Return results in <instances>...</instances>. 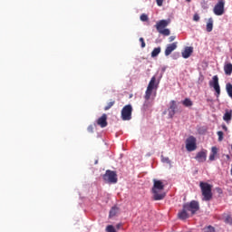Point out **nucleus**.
I'll list each match as a JSON object with an SVG mask.
<instances>
[{"label":"nucleus","instance_id":"28","mask_svg":"<svg viewBox=\"0 0 232 232\" xmlns=\"http://www.w3.org/2000/svg\"><path fill=\"white\" fill-rule=\"evenodd\" d=\"M115 104V101L110 102L107 106L104 107V111H108V110H110V108H111L113 105Z\"/></svg>","mask_w":232,"mask_h":232},{"label":"nucleus","instance_id":"22","mask_svg":"<svg viewBox=\"0 0 232 232\" xmlns=\"http://www.w3.org/2000/svg\"><path fill=\"white\" fill-rule=\"evenodd\" d=\"M226 90H227V93L228 97H230V99H232V84L230 82H227L226 84Z\"/></svg>","mask_w":232,"mask_h":232},{"label":"nucleus","instance_id":"26","mask_svg":"<svg viewBox=\"0 0 232 232\" xmlns=\"http://www.w3.org/2000/svg\"><path fill=\"white\" fill-rule=\"evenodd\" d=\"M159 34L168 36L171 34V32L169 31V29H161V31H159Z\"/></svg>","mask_w":232,"mask_h":232},{"label":"nucleus","instance_id":"38","mask_svg":"<svg viewBox=\"0 0 232 232\" xmlns=\"http://www.w3.org/2000/svg\"><path fill=\"white\" fill-rule=\"evenodd\" d=\"M175 39H176L175 36H170V37H169V42L173 43V41H175Z\"/></svg>","mask_w":232,"mask_h":232},{"label":"nucleus","instance_id":"32","mask_svg":"<svg viewBox=\"0 0 232 232\" xmlns=\"http://www.w3.org/2000/svg\"><path fill=\"white\" fill-rule=\"evenodd\" d=\"M193 21L198 22L200 21V16L198 15V14H195L193 16Z\"/></svg>","mask_w":232,"mask_h":232},{"label":"nucleus","instance_id":"33","mask_svg":"<svg viewBox=\"0 0 232 232\" xmlns=\"http://www.w3.org/2000/svg\"><path fill=\"white\" fill-rule=\"evenodd\" d=\"M140 43H141V48H146V43L144 42V38H140Z\"/></svg>","mask_w":232,"mask_h":232},{"label":"nucleus","instance_id":"19","mask_svg":"<svg viewBox=\"0 0 232 232\" xmlns=\"http://www.w3.org/2000/svg\"><path fill=\"white\" fill-rule=\"evenodd\" d=\"M224 72H225L226 75H231V73H232V63L225 64Z\"/></svg>","mask_w":232,"mask_h":232},{"label":"nucleus","instance_id":"2","mask_svg":"<svg viewBox=\"0 0 232 232\" xmlns=\"http://www.w3.org/2000/svg\"><path fill=\"white\" fill-rule=\"evenodd\" d=\"M158 88H159V82H157V77L152 76L148 84L147 90L145 92V96H144L145 103L143 105L144 108H148V101L151 99V94L153 93V90L157 92Z\"/></svg>","mask_w":232,"mask_h":232},{"label":"nucleus","instance_id":"24","mask_svg":"<svg viewBox=\"0 0 232 232\" xmlns=\"http://www.w3.org/2000/svg\"><path fill=\"white\" fill-rule=\"evenodd\" d=\"M224 222L225 224H227L228 226H232V217L231 215H227L224 217Z\"/></svg>","mask_w":232,"mask_h":232},{"label":"nucleus","instance_id":"27","mask_svg":"<svg viewBox=\"0 0 232 232\" xmlns=\"http://www.w3.org/2000/svg\"><path fill=\"white\" fill-rule=\"evenodd\" d=\"M218 141L222 142V140H224V132L222 130L218 131Z\"/></svg>","mask_w":232,"mask_h":232},{"label":"nucleus","instance_id":"37","mask_svg":"<svg viewBox=\"0 0 232 232\" xmlns=\"http://www.w3.org/2000/svg\"><path fill=\"white\" fill-rule=\"evenodd\" d=\"M87 130H88L89 133H93V126L92 125H90Z\"/></svg>","mask_w":232,"mask_h":232},{"label":"nucleus","instance_id":"13","mask_svg":"<svg viewBox=\"0 0 232 232\" xmlns=\"http://www.w3.org/2000/svg\"><path fill=\"white\" fill-rule=\"evenodd\" d=\"M177 44H178V43L174 42V43L167 45V47L165 49L166 57H168L169 55H171V53L175 52V50H177Z\"/></svg>","mask_w":232,"mask_h":232},{"label":"nucleus","instance_id":"17","mask_svg":"<svg viewBox=\"0 0 232 232\" xmlns=\"http://www.w3.org/2000/svg\"><path fill=\"white\" fill-rule=\"evenodd\" d=\"M119 211H120L119 207H115V206L112 207L110 210L109 218H113V217H117V215H119Z\"/></svg>","mask_w":232,"mask_h":232},{"label":"nucleus","instance_id":"14","mask_svg":"<svg viewBox=\"0 0 232 232\" xmlns=\"http://www.w3.org/2000/svg\"><path fill=\"white\" fill-rule=\"evenodd\" d=\"M195 159L198 160V162H206V159H208V151L202 150L198 152Z\"/></svg>","mask_w":232,"mask_h":232},{"label":"nucleus","instance_id":"34","mask_svg":"<svg viewBox=\"0 0 232 232\" xmlns=\"http://www.w3.org/2000/svg\"><path fill=\"white\" fill-rule=\"evenodd\" d=\"M162 162H166L167 164H171V161L169 160V158H162Z\"/></svg>","mask_w":232,"mask_h":232},{"label":"nucleus","instance_id":"25","mask_svg":"<svg viewBox=\"0 0 232 232\" xmlns=\"http://www.w3.org/2000/svg\"><path fill=\"white\" fill-rule=\"evenodd\" d=\"M160 47L154 48L153 51L151 52V57H157L159 53H160Z\"/></svg>","mask_w":232,"mask_h":232},{"label":"nucleus","instance_id":"1","mask_svg":"<svg viewBox=\"0 0 232 232\" xmlns=\"http://www.w3.org/2000/svg\"><path fill=\"white\" fill-rule=\"evenodd\" d=\"M164 190V183L159 179H153L152 193L154 200H164L166 193L161 192Z\"/></svg>","mask_w":232,"mask_h":232},{"label":"nucleus","instance_id":"7","mask_svg":"<svg viewBox=\"0 0 232 232\" xmlns=\"http://www.w3.org/2000/svg\"><path fill=\"white\" fill-rule=\"evenodd\" d=\"M224 6H226V0H218L213 8L215 15H224Z\"/></svg>","mask_w":232,"mask_h":232},{"label":"nucleus","instance_id":"35","mask_svg":"<svg viewBox=\"0 0 232 232\" xmlns=\"http://www.w3.org/2000/svg\"><path fill=\"white\" fill-rule=\"evenodd\" d=\"M158 6H162L164 0H156Z\"/></svg>","mask_w":232,"mask_h":232},{"label":"nucleus","instance_id":"42","mask_svg":"<svg viewBox=\"0 0 232 232\" xmlns=\"http://www.w3.org/2000/svg\"><path fill=\"white\" fill-rule=\"evenodd\" d=\"M230 174H231V176H232V164H231V170H230Z\"/></svg>","mask_w":232,"mask_h":232},{"label":"nucleus","instance_id":"20","mask_svg":"<svg viewBox=\"0 0 232 232\" xmlns=\"http://www.w3.org/2000/svg\"><path fill=\"white\" fill-rule=\"evenodd\" d=\"M231 119H232V111H226L223 116V121H226V122H229Z\"/></svg>","mask_w":232,"mask_h":232},{"label":"nucleus","instance_id":"3","mask_svg":"<svg viewBox=\"0 0 232 232\" xmlns=\"http://www.w3.org/2000/svg\"><path fill=\"white\" fill-rule=\"evenodd\" d=\"M199 188L201 189V193H202V200L205 202H209V200H211L213 198V185L208 183V182H204L201 181L199 183Z\"/></svg>","mask_w":232,"mask_h":232},{"label":"nucleus","instance_id":"10","mask_svg":"<svg viewBox=\"0 0 232 232\" xmlns=\"http://www.w3.org/2000/svg\"><path fill=\"white\" fill-rule=\"evenodd\" d=\"M168 112L169 119H173V117H175V114L177 113V102L173 100L170 102Z\"/></svg>","mask_w":232,"mask_h":232},{"label":"nucleus","instance_id":"36","mask_svg":"<svg viewBox=\"0 0 232 232\" xmlns=\"http://www.w3.org/2000/svg\"><path fill=\"white\" fill-rule=\"evenodd\" d=\"M216 191L217 193H218V195H222V193H224V191L220 188H216Z\"/></svg>","mask_w":232,"mask_h":232},{"label":"nucleus","instance_id":"43","mask_svg":"<svg viewBox=\"0 0 232 232\" xmlns=\"http://www.w3.org/2000/svg\"><path fill=\"white\" fill-rule=\"evenodd\" d=\"M187 1V3H191V0H186Z\"/></svg>","mask_w":232,"mask_h":232},{"label":"nucleus","instance_id":"39","mask_svg":"<svg viewBox=\"0 0 232 232\" xmlns=\"http://www.w3.org/2000/svg\"><path fill=\"white\" fill-rule=\"evenodd\" d=\"M222 129H223L225 131H227V126H226L225 124L222 125Z\"/></svg>","mask_w":232,"mask_h":232},{"label":"nucleus","instance_id":"21","mask_svg":"<svg viewBox=\"0 0 232 232\" xmlns=\"http://www.w3.org/2000/svg\"><path fill=\"white\" fill-rule=\"evenodd\" d=\"M183 106H185L186 108H191V106H193V102L191 101V99L189 98H186L183 102H182Z\"/></svg>","mask_w":232,"mask_h":232},{"label":"nucleus","instance_id":"9","mask_svg":"<svg viewBox=\"0 0 232 232\" xmlns=\"http://www.w3.org/2000/svg\"><path fill=\"white\" fill-rule=\"evenodd\" d=\"M209 84L214 88L217 93V97H220V84H218V76L214 75L212 78V82H210Z\"/></svg>","mask_w":232,"mask_h":232},{"label":"nucleus","instance_id":"23","mask_svg":"<svg viewBox=\"0 0 232 232\" xmlns=\"http://www.w3.org/2000/svg\"><path fill=\"white\" fill-rule=\"evenodd\" d=\"M207 32H213V18H209L207 24Z\"/></svg>","mask_w":232,"mask_h":232},{"label":"nucleus","instance_id":"12","mask_svg":"<svg viewBox=\"0 0 232 232\" xmlns=\"http://www.w3.org/2000/svg\"><path fill=\"white\" fill-rule=\"evenodd\" d=\"M97 124L101 128H106V126H108V115H106V113L102 114V117L97 120Z\"/></svg>","mask_w":232,"mask_h":232},{"label":"nucleus","instance_id":"30","mask_svg":"<svg viewBox=\"0 0 232 232\" xmlns=\"http://www.w3.org/2000/svg\"><path fill=\"white\" fill-rule=\"evenodd\" d=\"M204 232H215V227L208 226L203 229Z\"/></svg>","mask_w":232,"mask_h":232},{"label":"nucleus","instance_id":"15","mask_svg":"<svg viewBox=\"0 0 232 232\" xmlns=\"http://www.w3.org/2000/svg\"><path fill=\"white\" fill-rule=\"evenodd\" d=\"M188 210L185 209V207L183 205L182 210L178 213V218H179V220H186L189 218V214L188 213Z\"/></svg>","mask_w":232,"mask_h":232},{"label":"nucleus","instance_id":"31","mask_svg":"<svg viewBox=\"0 0 232 232\" xmlns=\"http://www.w3.org/2000/svg\"><path fill=\"white\" fill-rule=\"evenodd\" d=\"M140 21H143V22L148 21V19H149V18H148V14H142L140 15Z\"/></svg>","mask_w":232,"mask_h":232},{"label":"nucleus","instance_id":"8","mask_svg":"<svg viewBox=\"0 0 232 232\" xmlns=\"http://www.w3.org/2000/svg\"><path fill=\"white\" fill-rule=\"evenodd\" d=\"M186 149L187 151H195L197 150V139L195 137L190 136L187 139Z\"/></svg>","mask_w":232,"mask_h":232},{"label":"nucleus","instance_id":"11","mask_svg":"<svg viewBox=\"0 0 232 232\" xmlns=\"http://www.w3.org/2000/svg\"><path fill=\"white\" fill-rule=\"evenodd\" d=\"M169 23H171L170 19L160 20L157 22L155 28L158 30V32H160L161 30H164V28H166L169 24Z\"/></svg>","mask_w":232,"mask_h":232},{"label":"nucleus","instance_id":"29","mask_svg":"<svg viewBox=\"0 0 232 232\" xmlns=\"http://www.w3.org/2000/svg\"><path fill=\"white\" fill-rule=\"evenodd\" d=\"M106 231L107 232H117V230H115V227H113V225L107 226Z\"/></svg>","mask_w":232,"mask_h":232},{"label":"nucleus","instance_id":"16","mask_svg":"<svg viewBox=\"0 0 232 232\" xmlns=\"http://www.w3.org/2000/svg\"><path fill=\"white\" fill-rule=\"evenodd\" d=\"M183 59H188L193 53V47H186L185 50L181 53Z\"/></svg>","mask_w":232,"mask_h":232},{"label":"nucleus","instance_id":"5","mask_svg":"<svg viewBox=\"0 0 232 232\" xmlns=\"http://www.w3.org/2000/svg\"><path fill=\"white\" fill-rule=\"evenodd\" d=\"M183 206L185 207V209H187V211H190L191 215H195V213H197V211L200 209V205L197 200H192L189 203H185Z\"/></svg>","mask_w":232,"mask_h":232},{"label":"nucleus","instance_id":"4","mask_svg":"<svg viewBox=\"0 0 232 232\" xmlns=\"http://www.w3.org/2000/svg\"><path fill=\"white\" fill-rule=\"evenodd\" d=\"M102 179L109 184H117V172L113 170H106L105 174L102 176Z\"/></svg>","mask_w":232,"mask_h":232},{"label":"nucleus","instance_id":"6","mask_svg":"<svg viewBox=\"0 0 232 232\" xmlns=\"http://www.w3.org/2000/svg\"><path fill=\"white\" fill-rule=\"evenodd\" d=\"M131 113H133V107L130 104L125 105L121 109V119L123 121H131Z\"/></svg>","mask_w":232,"mask_h":232},{"label":"nucleus","instance_id":"41","mask_svg":"<svg viewBox=\"0 0 232 232\" xmlns=\"http://www.w3.org/2000/svg\"><path fill=\"white\" fill-rule=\"evenodd\" d=\"M119 227H121V224H118V225H117V228H118V229H119Z\"/></svg>","mask_w":232,"mask_h":232},{"label":"nucleus","instance_id":"40","mask_svg":"<svg viewBox=\"0 0 232 232\" xmlns=\"http://www.w3.org/2000/svg\"><path fill=\"white\" fill-rule=\"evenodd\" d=\"M226 158L227 159V160H229V159H231V157L229 155H226Z\"/></svg>","mask_w":232,"mask_h":232},{"label":"nucleus","instance_id":"18","mask_svg":"<svg viewBox=\"0 0 232 232\" xmlns=\"http://www.w3.org/2000/svg\"><path fill=\"white\" fill-rule=\"evenodd\" d=\"M217 153H218V149L217 147H212L211 154L209 155V160H215V157H217Z\"/></svg>","mask_w":232,"mask_h":232}]
</instances>
